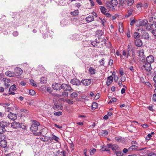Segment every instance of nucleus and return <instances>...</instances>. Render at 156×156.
<instances>
[{"instance_id":"obj_40","label":"nucleus","mask_w":156,"mask_h":156,"mask_svg":"<svg viewBox=\"0 0 156 156\" xmlns=\"http://www.w3.org/2000/svg\"><path fill=\"white\" fill-rule=\"evenodd\" d=\"M117 156H122L123 154L121 151H117L115 152Z\"/></svg>"},{"instance_id":"obj_16","label":"nucleus","mask_w":156,"mask_h":156,"mask_svg":"<svg viewBox=\"0 0 156 156\" xmlns=\"http://www.w3.org/2000/svg\"><path fill=\"white\" fill-rule=\"evenodd\" d=\"M5 75L9 77H13L16 76V73L10 71H7L5 72Z\"/></svg>"},{"instance_id":"obj_51","label":"nucleus","mask_w":156,"mask_h":156,"mask_svg":"<svg viewBox=\"0 0 156 156\" xmlns=\"http://www.w3.org/2000/svg\"><path fill=\"white\" fill-rule=\"evenodd\" d=\"M5 136L4 135H0V140H5Z\"/></svg>"},{"instance_id":"obj_4","label":"nucleus","mask_w":156,"mask_h":156,"mask_svg":"<svg viewBox=\"0 0 156 156\" xmlns=\"http://www.w3.org/2000/svg\"><path fill=\"white\" fill-rule=\"evenodd\" d=\"M148 19L149 21L153 23L154 24V23L156 22V16L152 13H149L148 16Z\"/></svg>"},{"instance_id":"obj_46","label":"nucleus","mask_w":156,"mask_h":156,"mask_svg":"<svg viewBox=\"0 0 156 156\" xmlns=\"http://www.w3.org/2000/svg\"><path fill=\"white\" fill-rule=\"evenodd\" d=\"M0 105L2 106L3 107H4L5 108H6L7 109V111L8 112L9 111V109H10L9 107L8 108H6V106H5V103H1V105Z\"/></svg>"},{"instance_id":"obj_9","label":"nucleus","mask_w":156,"mask_h":156,"mask_svg":"<svg viewBox=\"0 0 156 156\" xmlns=\"http://www.w3.org/2000/svg\"><path fill=\"white\" fill-rule=\"evenodd\" d=\"M142 37L145 40H151V38L150 37V35L147 32L144 31L142 35Z\"/></svg>"},{"instance_id":"obj_43","label":"nucleus","mask_w":156,"mask_h":156,"mask_svg":"<svg viewBox=\"0 0 156 156\" xmlns=\"http://www.w3.org/2000/svg\"><path fill=\"white\" fill-rule=\"evenodd\" d=\"M96 151V149L94 148H92V149L90 151V154L91 155H93Z\"/></svg>"},{"instance_id":"obj_62","label":"nucleus","mask_w":156,"mask_h":156,"mask_svg":"<svg viewBox=\"0 0 156 156\" xmlns=\"http://www.w3.org/2000/svg\"><path fill=\"white\" fill-rule=\"evenodd\" d=\"M100 97V94L99 93H98L95 96L94 98L96 99H97L99 98Z\"/></svg>"},{"instance_id":"obj_10","label":"nucleus","mask_w":156,"mask_h":156,"mask_svg":"<svg viewBox=\"0 0 156 156\" xmlns=\"http://www.w3.org/2000/svg\"><path fill=\"white\" fill-rule=\"evenodd\" d=\"M71 83L73 85H79L81 84V82L78 79H73L71 80Z\"/></svg>"},{"instance_id":"obj_29","label":"nucleus","mask_w":156,"mask_h":156,"mask_svg":"<svg viewBox=\"0 0 156 156\" xmlns=\"http://www.w3.org/2000/svg\"><path fill=\"white\" fill-rule=\"evenodd\" d=\"M139 56L141 58H145V55H144V51L142 49L140 50L139 52Z\"/></svg>"},{"instance_id":"obj_12","label":"nucleus","mask_w":156,"mask_h":156,"mask_svg":"<svg viewBox=\"0 0 156 156\" xmlns=\"http://www.w3.org/2000/svg\"><path fill=\"white\" fill-rule=\"evenodd\" d=\"M151 63L146 62L144 65L145 70L147 71H150L152 69Z\"/></svg>"},{"instance_id":"obj_54","label":"nucleus","mask_w":156,"mask_h":156,"mask_svg":"<svg viewBox=\"0 0 156 156\" xmlns=\"http://www.w3.org/2000/svg\"><path fill=\"white\" fill-rule=\"evenodd\" d=\"M65 101H66L67 103L69 104L72 105L73 104V101L70 99L66 100Z\"/></svg>"},{"instance_id":"obj_18","label":"nucleus","mask_w":156,"mask_h":156,"mask_svg":"<svg viewBox=\"0 0 156 156\" xmlns=\"http://www.w3.org/2000/svg\"><path fill=\"white\" fill-rule=\"evenodd\" d=\"M10 124L9 122H7L5 121H2L1 122L0 125L2 127L5 129V128L7 127Z\"/></svg>"},{"instance_id":"obj_33","label":"nucleus","mask_w":156,"mask_h":156,"mask_svg":"<svg viewBox=\"0 0 156 156\" xmlns=\"http://www.w3.org/2000/svg\"><path fill=\"white\" fill-rule=\"evenodd\" d=\"M133 37L134 38L136 39L137 38H139L140 37L139 33L138 32H134L133 34Z\"/></svg>"},{"instance_id":"obj_59","label":"nucleus","mask_w":156,"mask_h":156,"mask_svg":"<svg viewBox=\"0 0 156 156\" xmlns=\"http://www.w3.org/2000/svg\"><path fill=\"white\" fill-rule=\"evenodd\" d=\"M18 32L17 31H15L13 33V35L15 37L17 36L18 35Z\"/></svg>"},{"instance_id":"obj_21","label":"nucleus","mask_w":156,"mask_h":156,"mask_svg":"<svg viewBox=\"0 0 156 156\" xmlns=\"http://www.w3.org/2000/svg\"><path fill=\"white\" fill-rule=\"evenodd\" d=\"M94 20V16L90 15H89V16L86 18V20L88 23L93 21Z\"/></svg>"},{"instance_id":"obj_41","label":"nucleus","mask_w":156,"mask_h":156,"mask_svg":"<svg viewBox=\"0 0 156 156\" xmlns=\"http://www.w3.org/2000/svg\"><path fill=\"white\" fill-rule=\"evenodd\" d=\"M30 82L31 84L33 86L37 87L36 83L33 80H30Z\"/></svg>"},{"instance_id":"obj_22","label":"nucleus","mask_w":156,"mask_h":156,"mask_svg":"<svg viewBox=\"0 0 156 156\" xmlns=\"http://www.w3.org/2000/svg\"><path fill=\"white\" fill-rule=\"evenodd\" d=\"M7 142L5 140H1L0 142V146L2 147L5 148L7 146Z\"/></svg>"},{"instance_id":"obj_28","label":"nucleus","mask_w":156,"mask_h":156,"mask_svg":"<svg viewBox=\"0 0 156 156\" xmlns=\"http://www.w3.org/2000/svg\"><path fill=\"white\" fill-rule=\"evenodd\" d=\"M151 32L154 37V38L153 40V41H155L156 40V29H154L151 31Z\"/></svg>"},{"instance_id":"obj_24","label":"nucleus","mask_w":156,"mask_h":156,"mask_svg":"<svg viewBox=\"0 0 156 156\" xmlns=\"http://www.w3.org/2000/svg\"><path fill=\"white\" fill-rule=\"evenodd\" d=\"M134 0H126L125 2V4H127L128 6L132 5L134 3Z\"/></svg>"},{"instance_id":"obj_53","label":"nucleus","mask_w":156,"mask_h":156,"mask_svg":"<svg viewBox=\"0 0 156 156\" xmlns=\"http://www.w3.org/2000/svg\"><path fill=\"white\" fill-rule=\"evenodd\" d=\"M92 107L93 108H94L95 109L96 108L98 107V105L97 103L95 102L93 103Z\"/></svg>"},{"instance_id":"obj_3","label":"nucleus","mask_w":156,"mask_h":156,"mask_svg":"<svg viewBox=\"0 0 156 156\" xmlns=\"http://www.w3.org/2000/svg\"><path fill=\"white\" fill-rule=\"evenodd\" d=\"M64 91H69L70 92H72L73 90L70 86L68 84L66 83H62L61 84V88Z\"/></svg>"},{"instance_id":"obj_42","label":"nucleus","mask_w":156,"mask_h":156,"mask_svg":"<svg viewBox=\"0 0 156 156\" xmlns=\"http://www.w3.org/2000/svg\"><path fill=\"white\" fill-rule=\"evenodd\" d=\"M79 12L77 10H75L74 11L71 12V15L73 16H76L78 15Z\"/></svg>"},{"instance_id":"obj_45","label":"nucleus","mask_w":156,"mask_h":156,"mask_svg":"<svg viewBox=\"0 0 156 156\" xmlns=\"http://www.w3.org/2000/svg\"><path fill=\"white\" fill-rule=\"evenodd\" d=\"M62 114V112H55L54 113L55 115L58 116Z\"/></svg>"},{"instance_id":"obj_49","label":"nucleus","mask_w":156,"mask_h":156,"mask_svg":"<svg viewBox=\"0 0 156 156\" xmlns=\"http://www.w3.org/2000/svg\"><path fill=\"white\" fill-rule=\"evenodd\" d=\"M52 138L53 139V140H55L57 142H59V141H58L59 138L57 136H56L55 135H54L52 137Z\"/></svg>"},{"instance_id":"obj_15","label":"nucleus","mask_w":156,"mask_h":156,"mask_svg":"<svg viewBox=\"0 0 156 156\" xmlns=\"http://www.w3.org/2000/svg\"><path fill=\"white\" fill-rule=\"evenodd\" d=\"M70 21L69 19H65L62 20L61 22V25L62 27H63L69 23Z\"/></svg>"},{"instance_id":"obj_47","label":"nucleus","mask_w":156,"mask_h":156,"mask_svg":"<svg viewBox=\"0 0 156 156\" xmlns=\"http://www.w3.org/2000/svg\"><path fill=\"white\" fill-rule=\"evenodd\" d=\"M126 58H128L129 56H130L131 54L130 50L127 49Z\"/></svg>"},{"instance_id":"obj_13","label":"nucleus","mask_w":156,"mask_h":156,"mask_svg":"<svg viewBox=\"0 0 156 156\" xmlns=\"http://www.w3.org/2000/svg\"><path fill=\"white\" fill-rule=\"evenodd\" d=\"M146 60L147 62L151 63L154 62V58L153 56L150 55L146 58Z\"/></svg>"},{"instance_id":"obj_11","label":"nucleus","mask_w":156,"mask_h":156,"mask_svg":"<svg viewBox=\"0 0 156 156\" xmlns=\"http://www.w3.org/2000/svg\"><path fill=\"white\" fill-rule=\"evenodd\" d=\"M14 73H16V76H20L23 73V70L21 69L19 67H16L14 69Z\"/></svg>"},{"instance_id":"obj_55","label":"nucleus","mask_w":156,"mask_h":156,"mask_svg":"<svg viewBox=\"0 0 156 156\" xmlns=\"http://www.w3.org/2000/svg\"><path fill=\"white\" fill-rule=\"evenodd\" d=\"M102 151H107L108 152V153H110V151L109 150H108L106 148H104V146H102L101 148V149Z\"/></svg>"},{"instance_id":"obj_52","label":"nucleus","mask_w":156,"mask_h":156,"mask_svg":"<svg viewBox=\"0 0 156 156\" xmlns=\"http://www.w3.org/2000/svg\"><path fill=\"white\" fill-rule=\"evenodd\" d=\"M147 156H156V154L152 152L148 153L147 154Z\"/></svg>"},{"instance_id":"obj_60","label":"nucleus","mask_w":156,"mask_h":156,"mask_svg":"<svg viewBox=\"0 0 156 156\" xmlns=\"http://www.w3.org/2000/svg\"><path fill=\"white\" fill-rule=\"evenodd\" d=\"M136 20L134 19L132 20L130 22V25L133 26L135 23Z\"/></svg>"},{"instance_id":"obj_7","label":"nucleus","mask_w":156,"mask_h":156,"mask_svg":"<svg viewBox=\"0 0 156 156\" xmlns=\"http://www.w3.org/2000/svg\"><path fill=\"white\" fill-rule=\"evenodd\" d=\"M7 117L8 118L12 120H15L17 118V114H14L10 112L8 115Z\"/></svg>"},{"instance_id":"obj_6","label":"nucleus","mask_w":156,"mask_h":156,"mask_svg":"<svg viewBox=\"0 0 156 156\" xmlns=\"http://www.w3.org/2000/svg\"><path fill=\"white\" fill-rule=\"evenodd\" d=\"M11 127L14 129L22 128L20 123L16 121L12 122L11 124Z\"/></svg>"},{"instance_id":"obj_36","label":"nucleus","mask_w":156,"mask_h":156,"mask_svg":"<svg viewBox=\"0 0 156 156\" xmlns=\"http://www.w3.org/2000/svg\"><path fill=\"white\" fill-rule=\"evenodd\" d=\"M101 133L104 136L107 135L108 133L107 130H102L101 131Z\"/></svg>"},{"instance_id":"obj_14","label":"nucleus","mask_w":156,"mask_h":156,"mask_svg":"<svg viewBox=\"0 0 156 156\" xmlns=\"http://www.w3.org/2000/svg\"><path fill=\"white\" fill-rule=\"evenodd\" d=\"M91 80L88 79H85L81 81V83H82L83 85L85 86L89 85L91 83Z\"/></svg>"},{"instance_id":"obj_63","label":"nucleus","mask_w":156,"mask_h":156,"mask_svg":"<svg viewBox=\"0 0 156 156\" xmlns=\"http://www.w3.org/2000/svg\"><path fill=\"white\" fill-rule=\"evenodd\" d=\"M113 61L112 59H110L108 63V65L110 66H112L113 64Z\"/></svg>"},{"instance_id":"obj_25","label":"nucleus","mask_w":156,"mask_h":156,"mask_svg":"<svg viewBox=\"0 0 156 156\" xmlns=\"http://www.w3.org/2000/svg\"><path fill=\"white\" fill-rule=\"evenodd\" d=\"M103 34V33L101 30H98L96 32V36L98 37L99 39H100V37Z\"/></svg>"},{"instance_id":"obj_30","label":"nucleus","mask_w":156,"mask_h":156,"mask_svg":"<svg viewBox=\"0 0 156 156\" xmlns=\"http://www.w3.org/2000/svg\"><path fill=\"white\" fill-rule=\"evenodd\" d=\"M133 11V9H131L128 10L127 12V14L125 15V16L126 17H129L132 14Z\"/></svg>"},{"instance_id":"obj_38","label":"nucleus","mask_w":156,"mask_h":156,"mask_svg":"<svg viewBox=\"0 0 156 156\" xmlns=\"http://www.w3.org/2000/svg\"><path fill=\"white\" fill-rule=\"evenodd\" d=\"M16 87L15 85H13L11 86L9 89V91H10L11 90L14 91L16 90Z\"/></svg>"},{"instance_id":"obj_31","label":"nucleus","mask_w":156,"mask_h":156,"mask_svg":"<svg viewBox=\"0 0 156 156\" xmlns=\"http://www.w3.org/2000/svg\"><path fill=\"white\" fill-rule=\"evenodd\" d=\"M48 137L43 135L42 136L40 137V139L43 141H48Z\"/></svg>"},{"instance_id":"obj_20","label":"nucleus","mask_w":156,"mask_h":156,"mask_svg":"<svg viewBox=\"0 0 156 156\" xmlns=\"http://www.w3.org/2000/svg\"><path fill=\"white\" fill-rule=\"evenodd\" d=\"M55 96H57L58 98L60 97H68V92H63L61 94H56Z\"/></svg>"},{"instance_id":"obj_5","label":"nucleus","mask_w":156,"mask_h":156,"mask_svg":"<svg viewBox=\"0 0 156 156\" xmlns=\"http://www.w3.org/2000/svg\"><path fill=\"white\" fill-rule=\"evenodd\" d=\"M107 146L109 148H111L112 150L114 152H115L116 151L119 150V147L117 144H108Z\"/></svg>"},{"instance_id":"obj_64","label":"nucleus","mask_w":156,"mask_h":156,"mask_svg":"<svg viewBox=\"0 0 156 156\" xmlns=\"http://www.w3.org/2000/svg\"><path fill=\"white\" fill-rule=\"evenodd\" d=\"M153 100L154 101H156V93L153 95Z\"/></svg>"},{"instance_id":"obj_50","label":"nucleus","mask_w":156,"mask_h":156,"mask_svg":"<svg viewBox=\"0 0 156 156\" xmlns=\"http://www.w3.org/2000/svg\"><path fill=\"white\" fill-rule=\"evenodd\" d=\"M126 0H119V4H120L121 5H123L124 4H125Z\"/></svg>"},{"instance_id":"obj_35","label":"nucleus","mask_w":156,"mask_h":156,"mask_svg":"<svg viewBox=\"0 0 156 156\" xmlns=\"http://www.w3.org/2000/svg\"><path fill=\"white\" fill-rule=\"evenodd\" d=\"M55 106L57 109L58 110H61L62 109V107L61 105L60 104H55Z\"/></svg>"},{"instance_id":"obj_57","label":"nucleus","mask_w":156,"mask_h":156,"mask_svg":"<svg viewBox=\"0 0 156 156\" xmlns=\"http://www.w3.org/2000/svg\"><path fill=\"white\" fill-rule=\"evenodd\" d=\"M96 2L97 3L100 5H102V3L101 0H96Z\"/></svg>"},{"instance_id":"obj_2","label":"nucleus","mask_w":156,"mask_h":156,"mask_svg":"<svg viewBox=\"0 0 156 156\" xmlns=\"http://www.w3.org/2000/svg\"><path fill=\"white\" fill-rule=\"evenodd\" d=\"M33 123L30 129L31 131L35 132L38 130V126L40 125V124L39 122L36 120H33Z\"/></svg>"},{"instance_id":"obj_34","label":"nucleus","mask_w":156,"mask_h":156,"mask_svg":"<svg viewBox=\"0 0 156 156\" xmlns=\"http://www.w3.org/2000/svg\"><path fill=\"white\" fill-rule=\"evenodd\" d=\"M89 72L91 74H94L95 73V69L91 67L89 69Z\"/></svg>"},{"instance_id":"obj_23","label":"nucleus","mask_w":156,"mask_h":156,"mask_svg":"<svg viewBox=\"0 0 156 156\" xmlns=\"http://www.w3.org/2000/svg\"><path fill=\"white\" fill-rule=\"evenodd\" d=\"M147 22V20H143L141 21H140L139 25L140 26H143L146 25Z\"/></svg>"},{"instance_id":"obj_44","label":"nucleus","mask_w":156,"mask_h":156,"mask_svg":"<svg viewBox=\"0 0 156 156\" xmlns=\"http://www.w3.org/2000/svg\"><path fill=\"white\" fill-rule=\"evenodd\" d=\"M29 93L31 95H34L35 94V91L33 90H29Z\"/></svg>"},{"instance_id":"obj_58","label":"nucleus","mask_w":156,"mask_h":156,"mask_svg":"<svg viewBox=\"0 0 156 156\" xmlns=\"http://www.w3.org/2000/svg\"><path fill=\"white\" fill-rule=\"evenodd\" d=\"M53 141V138L48 137V141L49 143H52Z\"/></svg>"},{"instance_id":"obj_32","label":"nucleus","mask_w":156,"mask_h":156,"mask_svg":"<svg viewBox=\"0 0 156 156\" xmlns=\"http://www.w3.org/2000/svg\"><path fill=\"white\" fill-rule=\"evenodd\" d=\"M70 96L71 99L73 100L74 98L77 97L78 94L77 93L73 92L71 94Z\"/></svg>"},{"instance_id":"obj_37","label":"nucleus","mask_w":156,"mask_h":156,"mask_svg":"<svg viewBox=\"0 0 156 156\" xmlns=\"http://www.w3.org/2000/svg\"><path fill=\"white\" fill-rule=\"evenodd\" d=\"M6 129L5 128L2 127L1 126H0V134H2L6 131Z\"/></svg>"},{"instance_id":"obj_8","label":"nucleus","mask_w":156,"mask_h":156,"mask_svg":"<svg viewBox=\"0 0 156 156\" xmlns=\"http://www.w3.org/2000/svg\"><path fill=\"white\" fill-rule=\"evenodd\" d=\"M53 88L56 90H59L61 88V84L59 83H55L52 85Z\"/></svg>"},{"instance_id":"obj_56","label":"nucleus","mask_w":156,"mask_h":156,"mask_svg":"<svg viewBox=\"0 0 156 156\" xmlns=\"http://www.w3.org/2000/svg\"><path fill=\"white\" fill-rule=\"evenodd\" d=\"M152 136L151 134H148L147 136L146 137V139L147 140H149L151 138V137Z\"/></svg>"},{"instance_id":"obj_39","label":"nucleus","mask_w":156,"mask_h":156,"mask_svg":"<svg viewBox=\"0 0 156 156\" xmlns=\"http://www.w3.org/2000/svg\"><path fill=\"white\" fill-rule=\"evenodd\" d=\"M46 78L45 77H42L40 79V83H44L46 82Z\"/></svg>"},{"instance_id":"obj_27","label":"nucleus","mask_w":156,"mask_h":156,"mask_svg":"<svg viewBox=\"0 0 156 156\" xmlns=\"http://www.w3.org/2000/svg\"><path fill=\"white\" fill-rule=\"evenodd\" d=\"M146 25V28L147 30H151V31L153 30V24H147Z\"/></svg>"},{"instance_id":"obj_61","label":"nucleus","mask_w":156,"mask_h":156,"mask_svg":"<svg viewBox=\"0 0 156 156\" xmlns=\"http://www.w3.org/2000/svg\"><path fill=\"white\" fill-rule=\"evenodd\" d=\"M141 126L144 128H147L148 127V125L147 124H142Z\"/></svg>"},{"instance_id":"obj_19","label":"nucleus","mask_w":156,"mask_h":156,"mask_svg":"<svg viewBox=\"0 0 156 156\" xmlns=\"http://www.w3.org/2000/svg\"><path fill=\"white\" fill-rule=\"evenodd\" d=\"M3 81L4 82V85L5 87L6 88H8L10 86V84H9L10 82V80L6 79L5 78H4L3 79Z\"/></svg>"},{"instance_id":"obj_26","label":"nucleus","mask_w":156,"mask_h":156,"mask_svg":"<svg viewBox=\"0 0 156 156\" xmlns=\"http://www.w3.org/2000/svg\"><path fill=\"white\" fill-rule=\"evenodd\" d=\"M100 10L103 14H104L106 12L107 9L104 7L103 6H101L100 7Z\"/></svg>"},{"instance_id":"obj_48","label":"nucleus","mask_w":156,"mask_h":156,"mask_svg":"<svg viewBox=\"0 0 156 156\" xmlns=\"http://www.w3.org/2000/svg\"><path fill=\"white\" fill-rule=\"evenodd\" d=\"M104 60L105 59L104 58H102L101 61H100L99 62L100 65L101 66H104Z\"/></svg>"},{"instance_id":"obj_17","label":"nucleus","mask_w":156,"mask_h":156,"mask_svg":"<svg viewBox=\"0 0 156 156\" xmlns=\"http://www.w3.org/2000/svg\"><path fill=\"white\" fill-rule=\"evenodd\" d=\"M135 43L136 45L138 47H141L143 44V43L142 41L139 39H136L135 41Z\"/></svg>"},{"instance_id":"obj_1","label":"nucleus","mask_w":156,"mask_h":156,"mask_svg":"<svg viewBox=\"0 0 156 156\" xmlns=\"http://www.w3.org/2000/svg\"><path fill=\"white\" fill-rule=\"evenodd\" d=\"M118 4L117 0H112L106 2L105 3L106 7L110 9L114 10Z\"/></svg>"}]
</instances>
